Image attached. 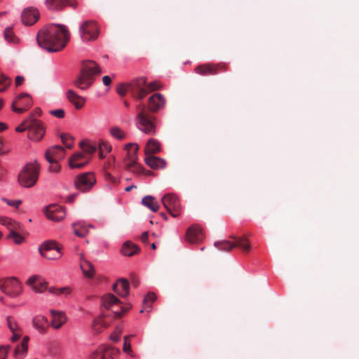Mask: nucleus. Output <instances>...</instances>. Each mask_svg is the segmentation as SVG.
<instances>
[{
  "instance_id": "f257e3e1",
  "label": "nucleus",
  "mask_w": 359,
  "mask_h": 359,
  "mask_svg": "<svg viewBox=\"0 0 359 359\" xmlns=\"http://www.w3.org/2000/svg\"><path fill=\"white\" fill-rule=\"evenodd\" d=\"M165 105L163 96L158 93H154L148 99L147 107L140 103L135 107L136 125L139 130L148 135H153L156 131V118L151 113L156 112Z\"/></svg>"
},
{
  "instance_id": "f03ea898",
  "label": "nucleus",
  "mask_w": 359,
  "mask_h": 359,
  "mask_svg": "<svg viewBox=\"0 0 359 359\" xmlns=\"http://www.w3.org/2000/svg\"><path fill=\"white\" fill-rule=\"evenodd\" d=\"M36 40L40 47L49 52H57L67 46L69 32L65 25L53 24L39 30Z\"/></svg>"
},
{
  "instance_id": "7ed1b4c3",
  "label": "nucleus",
  "mask_w": 359,
  "mask_h": 359,
  "mask_svg": "<svg viewBox=\"0 0 359 359\" xmlns=\"http://www.w3.org/2000/svg\"><path fill=\"white\" fill-rule=\"evenodd\" d=\"M102 71L97 62L93 60L82 61L79 75L73 81L74 86L80 90L89 88L95 81V76Z\"/></svg>"
},
{
  "instance_id": "20e7f679",
  "label": "nucleus",
  "mask_w": 359,
  "mask_h": 359,
  "mask_svg": "<svg viewBox=\"0 0 359 359\" xmlns=\"http://www.w3.org/2000/svg\"><path fill=\"white\" fill-rule=\"evenodd\" d=\"M41 166L36 160L26 163L18 174V181L24 188H32L37 183Z\"/></svg>"
},
{
  "instance_id": "39448f33",
  "label": "nucleus",
  "mask_w": 359,
  "mask_h": 359,
  "mask_svg": "<svg viewBox=\"0 0 359 359\" xmlns=\"http://www.w3.org/2000/svg\"><path fill=\"white\" fill-rule=\"evenodd\" d=\"M40 255L49 260H57L62 256V248L53 240L44 241L39 247Z\"/></svg>"
},
{
  "instance_id": "423d86ee",
  "label": "nucleus",
  "mask_w": 359,
  "mask_h": 359,
  "mask_svg": "<svg viewBox=\"0 0 359 359\" xmlns=\"http://www.w3.org/2000/svg\"><path fill=\"white\" fill-rule=\"evenodd\" d=\"M0 290L11 297H17L22 293V285L15 277L0 279Z\"/></svg>"
},
{
  "instance_id": "0eeeda50",
  "label": "nucleus",
  "mask_w": 359,
  "mask_h": 359,
  "mask_svg": "<svg viewBox=\"0 0 359 359\" xmlns=\"http://www.w3.org/2000/svg\"><path fill=\"white\" fill-rule=\"evenodd\" d=\"M129 93L137 100H142L148 93L147 79L144 76L137 78L128 83Z\"/></svg>"
},
{
  "instance_id": "6e6552de",
  "label": "nucleus",
  "mask_w": 359,
  "mask_h": 359,
  "mask_svg": "<svg viewBox=\"0 0 359 359\" xmlns=\"http://www.w3.org/2000/svg\"><path fill=\"white\" fill-rule=\"evenodd\" d=\"M233 242L228 241H221L215 243V246L219 250L223 252H229L235 247H239L244 251H249L250 249V245L247 239L243 237H234Z\"/></svg>"
},
{
  "instance_id": "1a4fd4ad",
  "label": "nucleus",
  "mask_w": 359,
  "mask_h": 359,
  "mask_svg": "<svg viewBox=\"0 0 359 359\" xmlns=\"http://www.w3.org/2000/svg\"><path fill=\"white\" fill-rule=\"evenodd\" d=\"M102 306L107 309H111L116 317L120 318L121 315L131 308L130 305L120 306V310H114L115 306H118L120 304L119 300L112 294H107L102 298Z\"/></svg>"
},
{
  "instance_id": "9d476101",
  "label": "nucleus",
  "mask_w": 359,
  "mask_h": 359,
  "mask_svg": "<svg viewBox=\"0 0 359 359\" xmlns=\"http://www.w3.org/2000/svg\"><path fill=\"white\" fill-rule=\"evenodd\" d=\"M161 202L163 206L173 217H177L181 212V204L178 197L174 194H168L163 196Z\"/></svg>"
},
{
  "instance_id": "9b49d317",
  "label": "nucleus",
  "mask_w": 359,
  "mask_h": 359,
  "mask_svg": "<svg viewBox=\"0 0 359 359\" xmlns=\"http://www.w3.org/2000/svg\"><path fill=\"white\" fill-rule=\"evenodd\" d=\"M80 34L83 41L96 39L99 34L97 23L93 20L84 21L80 27Z\"/></svg>"
},
{
  "instance_id": "f8f14e48",
  "label": "nucleus",
  "mask_w": 359,
  "mask_h": 359,
  "mask_svg": "<svg viewBox=\"0 0 359 359\" xmlns=\"http://www.w3.org/2000/svg\"><path fill=\"white\" fill-rule=\"evenodd\" d=\"M228 69V65L225 63H208L197 66L195 69V72L196 74L203 76L216 75L219 72H226Z\"/></svg>"
},
{
  "instance_id": "ddd939ff",
  "label": "nucleus",
  "mask_w": 359,
  "mask_h": 359,
  "mask_svg": "<svg viewBox=\"0 0 359 359\" xmlns=\"http://www.w3.org/2000/svg\"><path fill=\"white\" fill-rule=\"evenodd\" d=\"M96 180L91 172H86L78 175L74 180L75 187L83 192L88 191L95 184Z\"/></svg>"
},
{
  "instance_id": "4468645a",
  "label": "nucleus",
  "mask_w": 359,
  "mask_h": 359,
  "mask_svg": "<svg viewBox=\"0 0 359 359\" xmlns=\"http://www.w3.org/2000/svg\"><path fill=\"white\" fill-rule=\"evenodd\" d=\"M29 122L28 137L34 141L41 140L45 134L43 123L39 120L34 118L32 116L29 117Z\"/></svg>"
},
{
  "instance_id": "2eb2a0df",
  "label": "nucleus",
  "mask_w": 359,
  "mask_h": 359,
  "mask_svg": "<svg viewBox=\"0 0 359 359\" xmlns=\"http://www.w3.org/2000/svg\"><path fill=\"white\" fill-rule=\"evenodd\" d=\"M204 238L203 230L201 226H189L187 229L185 238L189 243H200L203 241Z\"/></svg>"
},
{
  "instance_id": "dca6fc26",
  "label": "nucleus",
  "mask_w": 359,
  "mask_h": 359,
  "mask_svg": "<svg viewBox=\"0 0 359 359\" xmlns=\"http://www.w3.org/2000/svg\"><path fill=\"white\" fill-rule=\"evenodd\" d=\"M32 104V99L29 95L22 93L19 95L12 104V109L16 113H23Z\"/></svg>"
},
{
  "instance_id": "f3484780",
  "label": "nucleus",
  "mask_w": 359,
  "mask_h": 359,
  "mask_svg": "<svg viewBox=\"0 0 359 359\" xmlns=\"http://www.w3.org/2000/svg\"><path fill=\"white\" fill-rule=\"evenodd\" d=\"M44 212L47 218L53 222L62 221L66 215L65 210L56 204L47 206Z\"/></svg>"
},
{
  "instance_id": "a211bd4d",
  "label": "nucleus",
  "mask_w": 359,
  "mask_h": 359,
  "mask_svg": "<svg viewBox=\"0 0 359 359\" xmlns=\"http://www.w3.org/2000/svg\"><path fill=\"white\" fill-rule=\"evenodd\" d=\"M22 22L25 25H34L39 18V12L36 8L30 7L23 10L22 15Z\"/></svg>"
},
{
  "instance_id": "6ab92c4d",
  "label": "nucleus",
  "mask_w": 359,
  "mask_h": 359,
  "mask_svg": "<svg viewBox=\"0 0 359 359\" xmlns=\"http://www.w3.org/2000/svg\"><path fill=\"white\" fill-rule=\"evenodd\" d=\"M28 233L20 227L13 226L9 230L8 238L16 245L22 244Z\"/></svg>"
},
{
  "instance_id": "aec40b11",
  "label": "nucleus",
  "mask_w": 359,
  "mask_h": 359,
  "mask_svg": "<svg viewBox=\"0 0 359 359\" xmlns=\"http://www.w3.org/2000/svg\"><path fill=\"white\" fill-rule=\"evenodd\" d=\"M27 284L36 292H42L45 291L48 286V283L39 276H31L27 280Z\"/></svg>"
},
{
  "instance_id": "412c9836",
  "label": "nucleus",
  "mask_w": 359,
  "mask_h": 359,
  "mask_svg": "<svg viewBox=\"0 0 359 359\" xmlns=\"http://www.w3.org/2000/svg\"><path fill=\"white\" fill-rule=\"evenodd\" d=\"M89 161V158L84 154L78 152L72 156L69 160V165L71 168H82Z\"/></svg>"
},
{
  "instance_id": "4be33fe9",
  "label": "nucleus",
  "mask_w": 359,
  "mask_h": 359,
  "mask_svg": "<svg viewBox=\"0 0 359 359\" xmlns=\"http://www.w3.org/2000/svg\"><path fill=\"white\" fill-rule=\"evenodd\" d=\"M124 149L126 151V156L123 159L124 166H126L127 163H134L137 160L139 146L137 144L128 143L125 145Z\"/></svg>"
},
{
  "instance_id": "5701e85b",
  "label": "nucleus",
  "mask_w": 359,
  "mask_h": 359,
  "mask_svg": "<svg viewBox=\"0 0 359 359\" xmlns=\"http://www.w3.org/2000/svg\"><path fill=\"white\" fill-rule=\"evenodd\" d=\"M65 151L61 146H53L47 149L45 154L46 158L61 161L65 158Z\"/></svg>"
},
{
  "instance_id": "b1692460",
  "label": "nucleus",
  "mask_w": 359,
  "mask_h": 359,
  "mask_svg": "<svg viewBox=\"0 0 359 359\" xmlns=\"http://www.w3.org/2000/svg\"><path fill=\"white\" fill-rule=\"evenodd\" d=\"M66 96L69 102H71L76 109H81L86 102V98L80 96L73 90H68Z\"/></svg>"
},
{
  "instance_id": "393cba45",
  "label": "nucleus",
  "mask_w": 359,
  "mask_h": 359,
  "mask_svg": "<svg viewBox=\"0 0 359 359\" xmlns=\"http://www.w3.org/2000/svg\"><path fill=\"white\" fill-rule=\"evenodd\" d=\"M32 325L39 333L45 334L48 328V319L41 315L36 316L32 319Z\"/></svg>"
},
{
  "instance_id": "a878e982",
  "label": "nucleus",
  "mask_w": 359,
  "mask_h": 359,
  "mask_svg": "<svg viewBox=\"0 0 359 359\" xmlns=\"http://www.w3.org/2000/svg\"><path fill=\"white\" fill-rule=\"evenodd\" d=\"M80 267L86 278H93L95 275V267L90 262L85 259L83 255H81Z\"/></svg>"
},
{
  "instance_id": "bb28decb",
  "label": "nucleus",
  "mask_w": 359,
  "mask_h": 359,
  "mask_svg": "<svg viewBox=\"0 0 359 359\" xmlns=\"http://www.w3.org/2000/svg\"><path fill=\"white\" fill-rule=\"evenodd\" d=\"M114 291L121 297H127L129 294V283L126 279H120L113 286Z\"/></svg>"
},
{
  "instance_id": "cd10ccee",
  "label": "nucleus",
  "mask_w": 359,
  "mask_h": 359,
  "mask_svg": "<svg viewBox=\"0 0 359 359\" xmlns=\"http://www.w3.org/2000/svg\"><path fill=\"white\" fill-rule=\"evenodd\" d=\"M144 162L152 169H163L166 165V162L163 158L153 155L146 156Z\"/></svg>"
},
{
  "instance_id": "c85d7f7f",
  "label": "nucleus",
  "mask_w": 359,
  "mask_h": 359,
  "mask_svg": "<svg viewBox=\"0 0 359 359\" xmlns=\"http://www.w3.org/2000/svg\"><path fill=\"white\" fill-rule=\"evenodd\" d=\"M52 315L51 326L55 329H60L67 320L66 316L64 313L50 311Z\"/></svg>"
},
{
  "instance_id": "c756f323",
  "label": "nucleus",
  "mask_w": 359,
  "mask_h": 359,
  "mask_svg": "<svg viewBox=\"0 0 359 359\" xmlns=\"http://www.w3.org/2000/svg\"><path fill=\"white\" fill-rule=\"evenodd\" d=\"M139 251V247L130 241L125 242L121 248V253L125 256H133L138 253Z\"/></svg>"
},
{
  "instance_id": "7c9ffc66",
  "label": "nucleus",
  "mask_w": 359,
  "mask_h": 359,
  "mask_svg": "<svg viewBox=\"0 0 359 359\" xmlns=\"http://www.w3.org/2000/svg\"><path fill=\"white\" fill-rule=\"evenodd\" d=\"M29 341V337L28 336H25L20 345H18L14 351V354L15 357L22 358L27 353L28 350V342Z\"/></svg>"
},
{
  "instance_id": "2f4dec72",
  "label": "nucleus",
  "mask_w": 359,
  "mask_h": 359,
  "mask_svg": "<svg viewBox=\"0 0 359 359\" xmlns=\"http://www.w3.org/2000/svg\"><path fill=\"white\" fill-rule=\"evenodd\" d=\"M161 150L160 143L154 139H150L148 140L144 152L145 155H152L154 154H157Z\"/></svg>"
},
{
  "instance_id": "473e14b6",
  "label": "nucleus",
  "mask_w": 359,
  "mask_h": 359,
  "mask_svg": "<svg viewBox=\"0 0 359 359\" xmlns=\"http://www.w3.org/2000/svg\"><path fill=\"white\" fill-rule=\"evenodd\" d=\"M142 204L150 209L153 212H156L159 208V205L156 198L151 196H146L142 199Z\"/></svg>"
},
{
  "instance_id": "72a5a7b5",
  "label": "nucleus",
  "mask_w": 359,
  "mask_h": 359,
  "mask_svg": "<svg viewBox=\"0 0 359 359\" xmlns=\"http://www.w3.org/2000/svg\"><path fill=\"white\" fill-rule=\"evenodd\" d=\"M46 4L50 10H62L67 6V0H46Z\"/></svg>"
},
{
  "instance_id": "f704fd0d",
  "label": "nucleus",
  "mask_w": 359,
  "mask_h": 359,
  "mask_svg": "<svg viewBox=\"0 0 359 359\" xmlns=\"http://www.w3.org/2000/svg\"><path fill=\"white\" fill-rule=\"evenodd\" d=\"M4 39L9 43H18L19 42V39L15 35L12 27H8L4 29Z\"/></svg>"
},
{
  "instance_id": "c9c22d12",
  "label": "nucleus",
  "mask_w": 359,
  "mask_h": 359,
  "mask_svg": "<svg viewBox=\"0 0 359 359\" xmlns=\"http://www.w3.org/2000/svg\"><path fill=\"white\" fill-rule=\"evenodd\" d=\"M72 292V290L69 287H63L60 288L57 287H50L49 288V292L53 294H56L57 296H67L69 294H70Z\"/></svg>"
},
{
  "instance_id": "e433bc0d",
  "label": "nucleus",
  "mask_w": 359,
  "mask_h": 359,
  "mask_svg": "<svg viewBox=\"0 0 359 359\" xmlns=\"http://www.w3.org/2000/svg\"><path fill=\"white\" fill-rule=\"evenodd\" d=\"M92 359H113L111 352L105 349L104 351H97L93 353L92 355Z\"/></svg>"
},
{
  "instance_id": "4c0bfd02",
  "label": "nucleus",
  "mask_w": 359,
  "mask_h": 359,
  "mask_svg": "<svg viewBox=\"0 0 359 359\" xmlns=\"http://www.w3.org/2000/svg\"><path fill=\"white\" fill-rule=\"evenodd\" d=\"M126 169L130 170L134 173L141 174L144 172V168L139 163H137V161L135 163H127L126 166H125Z\"/></svg>"
},
{
  "instance_id": "58836bf2",
  "label": "nucleus",
  "mask_w": 359,
  "mask_h": 359,
  "mask_svg": "<svg viewBox=\"0 0 359 359\" xmlns=\"http://www.w3.org/2000/svg\"><path fill=\"white\" fill-rule=\"evenodd\" d=\"M6 321H7V325H8V327L10 332H15V331H18V330L22 329L18 323L16 321V320L12 316H8L7 318Z\"/></svg>"
},
{
  "instance_id": "ea45409f",
  "label": "nucleus",
  "mask_w": 359,
  "mask_h": 359,
  "mask_svg": "<svg viewBox=\"0 0 359 359\" xmlns=\"http://www.w3.org/2000/svg\"><path fill=\"white\" fill-rule=\"evenodd\" d=\"M46 159L49 163L48 170L50 172L57 173L60 171L61 166L59 164L60 161L52 160L49 158Z\"/></svg>"
},
{
  "instance_id": "a19ab883",
  "label": "nucleus",
  "mask_w": 359,
  "mask_h": 359,
  "mask_svg": "<svg viewBox=\"0 0 359 359\" xmlns=\"http://www.w3.org/2000/svg\"><path fill=\"white\" fill-rule=\"evenodd\" d=\"M99 149L100 158H104L110 151L111 147L107 142L101 140L99 143Z\"/></svg>"
},
{
  "instance_id": "79ce46f5",
  "label": "nucleus",
  "mask_w": 359,
  "mask_h": 359,
  "mask_svg": "<svg viewBox=\"0 0 359 359\" xmlns=\"http://www.w3.org/2000/svg\"><path fill=\"white\" fill-rule=\"evenodd\" d=\"M74 226V233L78 237L83 238L88 233V229L87 228V226Z\"/></svg>"
},
{
  "instance_id": "37998d69",
  "label": "nucleus",
  "mask_w": 359,
  "mask_h": 359,
  "mask_svg": "<svg viewBox=\"0 0 359 359\" xmlns=\"http://www.w3.org/2000/svg\"><path fill=\"white\" fill-rule=\"evenodd\" d=\"M107 324L104 322L102 317L95 319L93 323V329L96 332H100L101 327H107Z\"/></svg>"
},
{
  "instance_id": "c03bdc74",
  "label": "nucleus",
  "mask_w": 359,
  "mask_h": 359,
  "mask_svg": "<svg viewBox=\"0 0 359 359\" xmlns=\"http://www.w3.org/2000/svg\"><path fill=\"white\" fill-rule=\"evenodd\" d=\"M80 147L86 154H92L97 150V147L95 145L88 144L84 142H81L80 143Z\"/></svg>"
},
{
  "instance_id": "a18cd8bd",
  "label": "nucleus",
  "mask_w": 359,
  "mask_h": 359,
  "mask_svg": "<svg viewBox=\"0 0 359 359\" xmlns=\"http://www.w3.org/2000/svg\"><path fill=\"white\" fill-rule=\"evenodd\" d=\"M110 134L118 140H123L125 138V133L118 127H112L110 129Z\"/></svg>"
},
{
  "instance_id": "49530a36",
  "label": "nucleus",
  "mask_w": 359,
  "mask_h": 359,
  "mask_svg": "<svg viewBox=\"0 0 359 359\" xmlns=\"http://www.w3.org/2000/svg\"><path fill=\"white\" fill-rule=\"evenodd\" d=\"M11 79L4 74H0V93L4 91L10 85Z\"/></svg>"
},
{
  "instance_id": "de8ad7c7",
  "label": "nucleus",
  "mask_w": 359,
  "mask_h": 359,
  "mask_svg": "<svg viewBox=\"0 0 359 359\" xmlns=\"http://www.w3.org/2000/svg\"><path fill=\"white\" fill-rule=\"evenodd\" d=\"M156 299V295L153 292H149L144 297L143 304L145 307H150L151 304Z\"/></svg>"
},
{
  "instance_id": "09e8293b",
  "label": "nucleus",
  "mask_w": 359,
  "mask_h": 359,
  "mask_svg": "<svg viewBox=\"0 0 359 359\" xmlns=\"http://www.w3.org/2000/svg\"><path fill=\"white\" fill-rule=\"evenodd\" d=\"M61 140L62 143L67 149H72L73 147L72 137L67 134H62L61 135Z\"/></svg>"
},
{
  "instance_id": "8fccbe9b",
  "label": "nucleus",
  "mask_w": 359,
  "mask_h": 359,
  "mask_svg": "<svg viewBox=\"0 0 359 359\" xmlns=\"http://www.w3.org/2000/svg\"><path fill=\"white\" fill-rule=\"evenodd\" d=\"M29 118L25 120L20 126L16 127L15 131L18 133L24 132L25 130H29Z\"/></svg>"
},
{
  "instance_id": "3c124183",
  "label": "nucleus",
  "mask_w": 359,
  "mask_h": 359,
  "mask_svg": "<svg viewBox=\"0 0 359 359\" xmlns=\"http://www.w3.org/2000/svg\"><path fill=\"white\" fill-rule=\"evenodd\" d=\"M11 332L12 333V336L11 337V341L14 343V342L18 341L22 337L23 330L22 329V330H18V331Z\"/></svg>"
},
{
  "instance_id": "603ef678",
  "label": "nucleus",
  "mask_w": 359,
  "mask_h": 359,
  "mask_svg": "<svg viewBox=\"0 0 359 359\" xmlns=\"http://www.w3.org/2000/svg\"><path fill=\"white\" fill-rule=\"evenodd\" d=\"M127 92L129 93L128 83L121 85L117 88V93L121 96H124Z\"/></svg>"
},
{
  "instance_id": "864d4df0",
  "label": "nucleus",
  "mask_w": 359,
  "mask_h": 359,
  "mask_svg": "<svg viewBox=\"0 0 359 359\" xmlns=\"http://www.w3.org/2000/svg\"><path fill=\"white\" fill-rule=\"evenodd\" d=\"M11 346L8 345L0 346V359H6L7 354Z\"/></svg>"
},
{
  "instance_id": "5fc2aeb1",
  "label": "nucleus",
  "mask_w": 359,
  "mask_h": 359,
  "mask_svg": "<svg viewBox=\"0 0 359 359\" xmlns=\"http://www.w3.org/2000/svg\"><path fill=\"white\" fill-rule=\"evenodd\" d=\"M160 87V84L156 81L151 82L149 84L147 83V89L149 90V93L158 90Z\"/></svg>"
},
{
  "instance_id": "6e6d98bb",
  "label": "nucleus",
  "mask_w": 359,
  "mask_h": 359,
  "mask_svg": "<svg viewBox=\"0 0 359 359\" xmlns=\"http://www.w3.org/2000/svg\"><path fill=\"white\" fill-rule=\"evenodd\" d=\"M132 337H133L132 335H130V336H126L124 337L123 351L126 353H129L131 351V346H130V344L128 342V339Z\"/></svg>"
},
{
  "instance_id": "4d7b16f0",
  "label": "nucleus",
  "mask_w": 359,
  "mask_h": 359,
  "mask_svg": "<svg viewBox=\"0 0 359 359\" xmlns=\"http://www.w3.org/2000/svg\"><path fill=\"white\" fill-rule=\"evenodd\" d=\"M50 114L57 118H62L65 116V112L63 109H58L51 111Z\"/></svg>"
},
{
  "instance_id": "13d9d810",
  "label": "nucleus",
  "mask_w": 359,
  "mask_h": 359,
  "mask_svg": "<svg viewBox=\"0 0 359 359\" xmlns=\"http://www.w3.org/2000/svg\"><path fill=\"white\" fill-rule=\"evenodd\" d=\"M0 224H19V223L13 222L11 218L6 217H0Z\"/></svg>"
},
{
  "instance_id": "bf43d9fd",
  "label": "nucleus",
  "mask_w": 359,
  "mask_h": 359,
  "mask_svg": "<svg viewBox=\"0 0 359 359\" xmlns=\"http://www.w3.org/2000/svg\"><path fill=\"white\" fill-rule=\"evenodd\" d=\"M4 200L6 202V203L8 205L15 207L16 208H18L19 207V205L21 204V201H19V200H16V201H9L7 199H4Z\"/></svg>"
},
{
  "instance_id": "052dcab7",
  "label": "nucleus",
  "mask_w": 359,
  "mask_h": 359,
  "mask_svg": "<svg viewBox=\"0 0 359 359\" xmlns=\"http://www.w3.org/2000/svg\"><path fill=\"white\" fill-rule=\"evenodd\" d=\"M24 80L25 79H24L23 76H17L15 78V81L16 86H20L22 83V82L24 81Z\"/></svg>"
},
{
  "instance_id": "680f3d73",
  "label": "nucleus",
  "mask_w": 359,
  "mask_h": 359,
  "mask_svg": "<svg viewBox=\"0 0 359 359\" xmlns=\"http://www.w3.org/2000/svg\"><path fill=\"white\" fill-rule=\"evenodd\" d=\"M102 82L104 85L109 86L111 82V79L109 76H104L102 77Z\"/></svg>"
},
{
  "instance_id": "e2e57ef3",
  "label": "nucleus",
  "mask_w": 359,
  "mask_h": 359,
  "mask_svg": "<svg viewBox=\"0 0 359 359\" xmlns=\"http://www.w3.org/2000/svg\"><path fill=\"white\" fill-rule=\"evenodd\" d=\"M147 239H148V232L145 231V232L142 233V234L141 236V241L143 243H146L147 241Z\"/></svg>"
},
{
  "instance_id": "0e129e2a",
  "label": "nucleus",
  "mask_w": 359,
  "mask_h": 359,
  "mask_svg": "<svg viewBox=\"0 0 359 359\" xmlns=\"http://www.w3.org/2000/svg\"><path fill=\"white\" fill-rule=\"evenodd\" d=\"M120 335H121V332H119L117 334H112L111 336V339L112 340H114V341H118L119 340V338H120Z\"/></svg>"
},
{
  "instance_id": "69168bd1",
  "label": "nucleus",
  "mask_w": 359,
  "mask_h": 359,
  "mask_svg": "<svg viewBox=\"0 0 359 359\" xmlns=\"http://www.w3.org/2000/svg\"><path fill=\"white\" fill-rule=\"evenodd\" d=\"M67 5L70 6L73 8H76L77 6V2L74 0H72V1L67 0Z\"/></svg>"
},
{
  "instance_id": "338daca9",
  "label": "nucleus",
  "mask_w": 359,
  "mask_h": 359,
  "mask_svg": "<svg viewBox=\"0 0 359 359\" xmlns=\"http://www.w3.org/2000/svg\"><path fill=\"white\" fill-rule=\"evenodd\" d=\"M75 196H76V194L70 195L67 197V201L69 203H72L74 201Z\"/></svg>"
},
{
  "instance_id": "774afa93",
  "label": "nucleus",
  "mask_w": 359,
  "mask_h": 359,
  "mask_svg": "<svg viewBox=\"0 0 359 359\" xmlns=\"http://www.w3.org/2000/svg\"><path fill=\"white\" fill-rule=\"evenodd\" d=\"M7 128V126L6 123L0 122V132L6 130Z\"/></svg>"
}]
</instances>
